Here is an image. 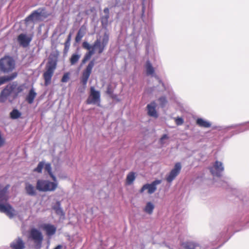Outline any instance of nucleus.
Returning a JSON list of instances; mask_svg holds the SVG:
<instances>
[{
	"instance_id": "20e7f679",
	"label": "nucleus",
	"mask_w": 249,
	"mask_h": 249,
	"mask_svg": "<svg viewBox=\"0 0 249 249\" xmlns=\"http://www.w3.org/2000/svg\"><path fill=\"white\" fill-rule=\"evenodd\" d=\"M55 68V63L53 61L49 62L47 64L46 71L43 74L45 85H47L50 83Z\"/></svg>"
},
{
	"instance_id": "f03ea898",
	"label": "nucleus",
	"mask_w": 249,
	"mask_h": 249,
	"mask_svg": "<svg viewBox=\"0 0 249 249\" xmlns=\"http://www.w3.org/2000/svg\"><path fill=\"white\" fill-rule=\"evenodd\" d=\"M29 238L34 241V247L36 249L41 248L43 236L39 230L36 228L31 229L29 231Z\"/></svg>"
},
{
	"instance_id": "f257e3e1",
	"label": "nucleus",
	"mask_w": 249,
	"mask_h": 249,
	"mask_svg": "<svg viewBox=\"0 0 249 249\" xmlns=\"http://www.w3.org/2000/svg\"><path fill=\"white\" fill-rule=\"evenodd\" d=\"M23 90L22 86H18L16 82L8 85L1 92L0 94V102H5L9 96L14 94L17 96L18 93Z\"/></svg>"
},
{
	"instance_id": "393cba45",
	"label": "nucleus",
	"mask_w": 249,
	"mask_h": 249,
	"mask_svg": "<svg viewBox=\"0 0 249 249\" xmlns=\"http://www.w3.org/2000/svg\"><path fill=\"white\" fill-rule=\"evenodd\" d=\"M53 209L55 211L56 214L63 215L64 213L60 207V202L59 201H57L56 204L53 207Z\"/></svg>"
},
{
	"instance_id": "79ce46f5",
	"label": "nucleus",
	"mask_w": 249,
	"mask_h": 249,
	"mask_svg": "<svg viewBox=\"0 0 249 249\" xmlns=\"http://www.w3.org/2000/svg\"><path fill=\"white\" fill-rule=\"evenodd\" d=\"M249 130V125L247 126L245 128H241L239 130L237 131L235 133L238 134L241 132H243L244 131Z\"/></svg>"
},
{
	"instance_id": "bb28decb",
	"label": "nucleus",
	"mask_w": 249,
	"mask_h": 249,
	"mask_svg": "<svg viewBox=\"0 0 249 249\" xmlns=\"http://www.w3.org/2000/svg\"><path fill=\"white\" fill-rule=\"evenodd\" d=\"M21 115V113L17 109H13L10 113V117L13 119L19 118Z\"/></svg>"
},
{
	"instance_id": "7c9ffc66",
	"label": "nucleus",
	"mask_w": 249,
	"mask_h": 249,
	"mask_svg": "<svg viewBox=\"0 0 249 249\" xmlns=\"http://www.w3.org/2000/svg\"><path fill=\"white\" fill-rule=\"evenodd\" d=\"M157 188H142L140 191L141 193H142L145 190H147V193L149 194H152L156 191Z\"/></svg>"
},
{
	"instance_id": "c756f323",
	"label": "nucleus",
	"mask_w": 249,
	"mask_h": 249,
	"mask_svg": "<svg viewBox=\"0 0 249 249\" xmlns=\"http://www.w3.org/2000/svg\"><path fill=\"white\" fill-rule=\"evenodd\" d=\"M161 182V180L156 179L153 181L151 183H147L144 184L142 187H156L157 185H159Z\"/></svg>"
},
{
	"instance_id": "a19ab883",
	"label": "nucleus",
	"mask_w": 249,
	"mask_h": 249,
	"mask_svg": "<svg viewBox=\"0 0 249 249\" xmlns=\"http://www.w3.org/2000/svg\"><path fill=\"white\" fill-rule=\"evenodd\" d=\"M95 49V48H93V45L91 49L89 50V52H88L87 53V54L91 57L94 53V49Z\"/></svg>"
},
{
	"instance_id": "8fccbe9b",
	"label": "nucleus",
	"mask_w": 249,
	"mask_h": 249,
	"mask_svg": "<svg viewBox=\"0 0 249 249\" xmlns=\"http://www.w3.org/2000/svg\"><path fill=\"white\" fill-rule=\"evenodd\" d=\"M107 92L108 94H110V93H111V91L110 90V89H109V88H108V89H107Z\"/></svg>"
},
{
	"instance_id": "6ab92c4d",
	"label": "nucleus",
	"mask_w": 249,
	"mask_h": 249,
	"mask_svg": "<svg viewBox=\"0 0 249 249\" xmlns=\"http://www.w3.org/2000/svg\"><path fill=\"white\" fill-rule=\"evenodd\" d=\"M196 124L200 127L209 128L211 126V123L202 118H198L196 121Z\"/></svg>"
},
{
	"instance_id": "c03bdc74",
	"label": "nucleus",
	"mask_w": 249,
	"mask_h": 249,
	"mask_svg": "<svg viewBox=\"0 0 249 249\" xmlns=\"http://www.w3.org/2000/svg\"><path fill=\"white\" fill-rule=\"evenodd\" d=\"M104 12L105 13V15H109V9L107 8H106L104 10Z\"/></svg>"
},
{
	"instance_id": "ea45409f",
	"label": "nucleus",
	"mask_w": 249,
	"mask_h": 249,
	"mask_svg": "<svg viewBox=\"0 0 249 249\" xmlns=\"http://www.w3.org/2000/svg\"><path fill=\"white\" fill-rule=\"evenodd\" d=\"M71 38V35L70 34L68 36L67 40V41L65 42V47H69L70 46V45Z\"/></svg>"
},
{
	"instance_id": "49530a36",
	"label": "nucleus",
	"mask_w": 249,
	"mask_h": 249,
	"mask_svg": "<svg viewBox=\"0 0 249 249\" xmlns=\"http://www.w3.org/2000/svg\"><path fill=\"white\" fill-rule=\"evenodd\" d=\"M52 187H56L57 184L55 182H53V183H52Z\"/></svg>"
},
{
	"instance_id": "09e8293b",
	"label": "nucleus",
	"mask_w": 249,
	"mask_h": 249,
	"mask_svg": "<svg viewBox=\"0 0 249 249\" xmlns=\"http://www.w3.org/2000/svg\"><path fill=\"white\" fill-rule=\"evenodd\" d=\"M236 126L235 125H231V126H228V128L229 129H231V128H234Z\"/></svg>"
},
{
	"instance_id": "ddd939ff",
	"label": "nucleus",
	"mask_w": 249,
	"mask_h": 249,
	"mask_svg": "<svg viewBox=\"0 0 249 249\" xmlns=\"http://www.w3.org/2000/svg\"><path fill=\"white\" fill-rule=\"evenodd\" d=\"M56 188H26V193L30 196H33L36 194V190L39 191L47 192L54 191Z\"/></svg>"
},
{
	"instance_id": "58836bf2",
	"label": "nucleus",
	"mask_w": 249,
	"mask_h": 249,
	"mask_svg": "<svg viewBox=\"0 0 249 249\" xmlns=\"http://www.w3.org/2000/svg\"><path fill=\"white\" fill-rule=\"evenodd\" d=\"M90 57H91L90 56H89L86 53L82 60V63H85L88 60H89L90 58Z\"/></svg>"
},
{
	"instance_id": "cd10ccee",
	"label": "nucleus",
	"mask_w": 249,
	"mask_h": 249,
	"mask_svg": "<svg viewBox=\"0 0 249 249\" xmlns=\"http://www.w3.org/2000/svg\"><path fill=\"white\" fill-rule=\"evenodd\" d=\"M45 169L46 171L48 172V173H49V174L50 175V176L51 177V178H53V180L54 181H55L56 180V178L55 177L53 176V175L52 174V172H51V170H52V167H51V165L50 163H46L45 164Z\"/></svg>"
},
{
	"instance_id": "f8f14e48",
	"label": "nucleus",
	"mask_w": 249,
	"mask_h": 249,
	"mask_svg": "<svg viewBox=\"0 0 249 249\" xmlns=\"http://www.w3.org/2000/svg\"><path fill=\"white\" fill-rule=\"evenodd\" d=\"M11 249H24L25 244L20 237L16 238L10 245Z\"/></svg>"
},
{
	"instance_id": "2f4dec72",
	"label": "nucleus",
	"mask_w": 249,
	"mask_h": 249,
	"mask_svg": "<svg viewBox=\"0 0 249 249\" xmlns=\"http://www.w3.org/2000/svg\"><path fill=\"white\" fill-rule=\"evenodd\" d=\"M44 165V163L43 162H42V161L40 162L38 164L37 167L34 169V171L38 172V173H41Z\"/></svg>"
},
{
	"instance_id": "c85d7f7f",
	"label": "nucleus",
	"mask_w": 249,
	"mask_h": 249,
	"mask_svg": "<svg viewBox=\"0 0 249 249\" xmlns=\"http://www.w3.org/2000/svg\"><path fill=\"white\" fill-rule=\"evenodd\" d=\"M85 34V32L84 30H83L82 28H80L79 30L78 31L77 35L75 37V41L77 42H79L82 38L83 37Z\"/></svg>"
},
{
	"instance_id": "412c9836",
	"label": "nucleus",
	"mask_w": 249,
	"mask_h": 249,
	"mask_svg": "<svg viewBox=\"0 0 249 249\" xmlns=\"http://www.w3.org/2000/svg\"><path fill=\"white\" fill-rule=\"evenodd\" d=\"M136 177V173L133 172H130L127 175L126 183L128 185H131Z\"/></svg>"
},
{
	"instance_id": "72a5a7b5",
	"label": "nucleus",
	"mask_w": 249,
	"mask_h": 249,
	"mask_svg": "<svg viewBox=\"0 0 249 249\" xmlns=\"http://www.w3.org/2000/svg\"><path fill=\"white\" fill-rule=\"evenodd\" d=\"M109 15H105L101 18V22L104 26L107 25L108 22Z\"/></svg>"
},
{
	"instance_id": "5701e85b",
	"label": "nucleus",
	"mask_w": 249,
	"mask_h": 249,
	"mask_svg": "<svg viewBox=\"0 0 249 249\" xmlns=\"http://www.w3.org/2000/svg\"><path fill=\"white\" fill-rule=\"evenodd\" d=\"M145 69H146V74L147 75H150L153 76L155 70H154V68L152 66L151 64L150 63V62L149 61H147L146 62Z\"/></svg>"
},
{
	"instance_id": "f704fd0d",
	"label": "nucleus",
	"mask_w": 249,
	"mask_h": 249,
	"mask_svg": "<svg viewBox=\"0 0 249 249\" xmlns=\"http://www.w3.org/2000/svg\"><path fill=\"white\" fill-rule=\"evenodd\" d=\"M158 101L159 102V103L161 107H163L167 102V100L164 97H161L160 98L158 99Z\"/></svg>"
},
{
	"instance_id": "de8ad7c7",
	"label": "nucleus",
	"mask_w": 249,
	"mask_h": 249,
	"mask_svg": "<svg viewBox=\"0 0 249 249\" xmlns=\"http://www.w3.org/2000/svg\"><path fill=\"white\" fill-rule=\"evenodd\" d=\"M40 182H41L40 181H37V184L36 187H41L40 185Z\"/></svg>"
},
{
	"instance_id": "e433bc0d",
	"label": "nucleus",
	"mask_w": 249,
	"mask_h": 249,
	"mask_svg": "<svg viewBox=\"0 0 249 249\" xmlns=\"http://www.w3.org/2000/svg\"><path fill=\"white\" fill-rule=\"evenodd\" d=\"M168 139V136L166 134L163 135L160 139V142L161 145L164 144L165 142V141Z\"/></svg>"
},
{
	"instance_id": "c9c22d12",
	"label": "nucleus",
	"mask_w": 249,
	"mask_h": 249,
	"mask_svg": "<svg viewBox=\"0 0 249 249\" xmlns=\"http://www.w3.org/2000/svg\"><path fill=\"white\" fill-rule=\"evenodd\" d=\"M175 122L178 125H180L183 124L184 121L182 118L178 117L175 119Z\"/></svg>"
},
{
	"instance_id": "0eeeda50",
	"label": "nucleus",
	"mask_w": 249,
	"mask_h": 249,
	"mask_svg": "<svg viewBox=\"0 0 249 249\" xmlns=\"http://www.w3.org/2000/svg\"><path fill=\"white\" fill-rule=\"evenodd\" d=\"M49 15V14H46L43 9H38L29 16L26 18V20L27 21H32L33 22L41 20L43 17H46Z\"/></svg>"
},
{
	"instance_id": "2eb2a0df",
	"label": "nucleus",
	"mask_w": 249,
	"mask_h": 249,
	"mask_svg": "<svg viewBox=\"0 0 249 249\" xmlns=\"http://www.w3.org/2000/svg\"><path fill=\"white\" fill-rule=\"evenodd\" d=\"M184 249H201V246L197 242L189 241L182 244Z\"/></svg>"
},
{
	"instance_id": "6e6552de",
	"label": "nucleus",
	"mask_w": 249,
	"mask_h": 249,
	"mask_svg": "<svg viewBox=\"0 0 249 249\" xmlns=\"http://www.w3.org/2000/svg\"><path fill=\"white\" fill-rule=\"evenodd\" d=\"M209 169L213 176L218 177L221 176L222 173L224 170L223 163L219 161H216Z\"/></svg>"
},
{
	"instance_id": "4c0bfd02",
	"label": "nucleus",
	"mask_w": 249,
	"mask_h": 249,
	"mask_svg": "<svg viewBox=\"0 0 249 249\" xmlns=\"http://www.w3.org/2000/svg\"><path fill=\"white\" fill-rule=\"evenodd\" d=\"M82 46L84 48L88 50H89L92 47V46H90V44L87 42H84L83 43Z\"/></svg>"
},
{
	"instance_id": "3c124183",
	"label": "nucleus",
	"mask_w": 249,
	"mask_h": 249,
	"mask_svg": "<svg viewBox=\"0 0 249 249\" xmlns=\"http://www.w3.org/2000/svg\"><path fill=\"white\" fill-rule=\"evenodd\" d=\"M43 187H49V185L47 183H45Z\"/></svg>"
},
{
	"instance_id": "a18cd8bd",
	"label": "nucleus",
	"mask_w": 249,
	"mask_h": 249,
	"mask_svg": "<svg viewBox=\"0 0 249 249\" xmlns=\"http://www.w3.org/2000/svg\"><path fill=\"white\" fill-rule=\"evenodd\" d=\"M62 246L61 245H58L54 249H62Z\"/></svg>"
},
{
	"instance_id": "9b49d317",
	"label": "nucleus",
	"mask_w": 249,
	"mask_h": 249,
	"mask_svg": "<svg viewBox=\"0 0 249 249\" xmlns=\"http://www.w3.org/2000/svg\"><path fill=\"white\" fill-rule=\"evenodd\" d=\"M0 212L5 213L10 218H12L15 215V210L9 204L6 205L0 204Z\"/></svg>"
},
{
	"instance_id": "4be33fe9",
	"label": "nucleus",
	"mask_w": 249,
	"mask_h": 249,
	"mask_svg": "<svg viewBox=\"0 0 249 249\" xmlns=\"http://www.w3.org/2000/svg\"><path fill=\"white\" fill-rule=\"evenodd\" d=\"M106 46L101 43L99 39H97L94 43L93 48H98L99 49L98 53H101L105 49Z\"/></svg>"
},
{
	"instance_id": "9d476101",
	"label": "nucleus",
	"mask_w": 249,
	"mask_h": 249,
	"mask_svg": "<svg viewBox=\"0 0 249 249\" xmlns=\"http://www.w3.org/2000/svg\"><path fill=\"white\" fill-rule=\"evenodd\" d=\"M33 36L21 34L18 37V41L19 44L23 47H27L32 40Z\"/></svg>"
},
{
	"instance_id": "473e14b6",
	"label": "nucleus",
	"mask_w": 249,
	"mask_h": 249,
	"mask_svg": "<svg viewBox=\"0 0 249 249\" xmlns=\"http://www.w3.org/2000/svg\"><path fill=\"white\" fill-rule=\"evenodd\" d=\"M108 40H109L108 35L107 34V33H105V34L104 35L102 42H101V43H102L103 44L105 45L106 46V45H107V44L108 43Z\"/></svg>"
},
{
	"instance_id": "39448f33",
	"label": "nucleus",
	"mask_w": 249,
	"mask_h": 249,
	"mask_svg": "<svg viewBox=\"0 0 249 249\" xmlns=\"http://www.w3.org/2000/svg\"><path fill=\"white\" fill-rule=\"evenodd\" d=\"M94 66V60L91 61L87 66L86 68L82 72L81 77V82L85 88L87 84L88 79L91 73L92 68Z\"/></svg>"
},
{
	"instance_id": "aec40b11",
	"label": "nucleus",
	"mask_w": 249,
	"mask_h": 249,
	"mask_svg": "<svg viewBox=\"0 0 249 249\" xmlns=\"http://www.w3.org/2000/svg\"><path fill=\"white\" fill-rule=\"evenodd\" d=\"M8 198L7 188H3L2 189L0 190V202H6L8 200Z\"/></svg>"
},
{
	"instance_id": "1a4fd4ad",
	"label": "nucleus",
	"mask_w": 249,
	"mask_h": 249,
	"mask_svg": "<svg viewBox=\"0 0 249 249\" xmlns=\"http://www.w3.org/2000/svg\"><path fill=\"white\" fill-rule=\"evenodd\" d=\"M181 168V164L179 162L176 163L174 168L171 171L166 178V181L170 183L179 174Z\"/></svg>"
},
{
	"instance_id": "37998d69",
	"label": "nucleus",
	"mask_w": 249,
	"mask_h": 249,
	"mask_svg": "<svg viewBox=\"0 0 249 249\" xmlns=\"http://www.w3.org/2000/svg\"><path fill=\"white\" fill-rule=\"evenodd\" d=\"M68 79H69V76L68 75V74H65L63 75V76L61 79V81L62 82H67Z\"/></svg>"
},
{
	"instance_id": "dca6fc26",
	"label": "nucleus",
	"mask_w": 249,
	"mask_h": 249,
	"mask_svg": "<svg viewBox=\"0 0 249 249\" xmlns=\"http://www.w3.org/2000/svg\"><path fill=\"white\" fill-rule=\"evenodd\" d=\"M43 229L45 231L46 234L48 236L53 235L56 231V228L52 225L46 224L43 225Z\"/></svg>"
},
{
	"instance_id": "7ed1b4c3",
	"label": "nucleus",
	"mask_w": 249,
	"mask_h": 249,
	"mask_svg": "<svg viewBox=\"0 0 249 249\" xmlns=\"http://www.w3.org/2000/svg\"><path fill=\"white\" fill-rule=\"evenodd\" d=\"M15 68V61L9 56H5L0 60V71L3 73H8Z\"/></svg>"
},
{
	"instance_id": "a878e982",
	"label": "nucleus",
	"mask_w": 249,
	"mask_h": 249,
	"mask_svg": "<svg viewBox=\"0 0 249 249\" xmlns=\"http://www.w3.org/2000/svg\"><path fill=\"white\" fill-rule=\"evenodd\" d=\"M81 57V55L77 53H75L72 54L71 58H70V63L71 65H73L75 64L79 60Z\"/></svg>"
},
{
	"instance_id": "a211bd4d",
	"label": "nucleus",
	"mask_w": 249,
	"mask_h": 249,
	"mask_svg": "<svg viewBox=\"0 0 249 249\" xmlns=\"http://www.w3.org/2000/svg\"><path fill=\"white\" fill-rule=\"evenodd\" d=\"M36 96V93L35 92V89L32 88L30 90L26 98V100L29 104H31L34 102V100Z\"/></svg>"
},
{
	"instance_id": "4468645a",
	"label": "nucleus",
	"mask_w": 249,
	"mask_h": 249,
	"mask_svg": "<svg viewBox=\"0 0 249 249\" xmlns=\"http://www.w3.org/2000/svg\"><path fill=\"white\" fill-rule=\"evenodd\" d=\"M156 107L157 104L154 101L147 105V114L149 116L154 118H157L158 117V114L156 110Z\"/></svg>"
},
{
	"instance_id": "423d86ee",
	"label": "nucleus",
	"mask_w": 249,
	"mask_h": 249,
	"mask_svg": "<svg viewBox=\"0 0 249 249\" xmlns=\"http://www.w3.org/2000/svg\"><path fill=\"white\" fill-rule=\"evenodd\" d=\"M100 102V92L96 90L93 87L90 88L89 95L87 99L88 104H99Z\"/></svg>"
},
{
	"instance_id": "b1692460",
	"label": "nucleus",
	"mask_w": 249,
	"mask_h": 249,
	"mask_svg": "<svg viewBox=\"0 0 249 249\" xmlns=\"http://www.w3.org/2000/svg\"><path fill=\"white\" fill-rule=\"evenodd\" d=\"M154 205L150 202L147 203L144 209V211L148 214H151L153 213L154 209Z\"/></svg>"
},
{
	"instance_id": "f3484780",
	"label": "nucleus",
	"mask_w": 249,
	"mask_h": 249,
	"mask_svg": "<svg viewBox=\"0 0 249 249\" xmlns=\"http://www.w3.org/2000/svg\"><path fill=\"white\" fill-rule=\"evenodd\" d=\"M17 76L16 72L13 73L10 75H6L4 76H0V86L5 83L6 82L11 81L15 78Z\"/></svg>"
}]
</instances>
